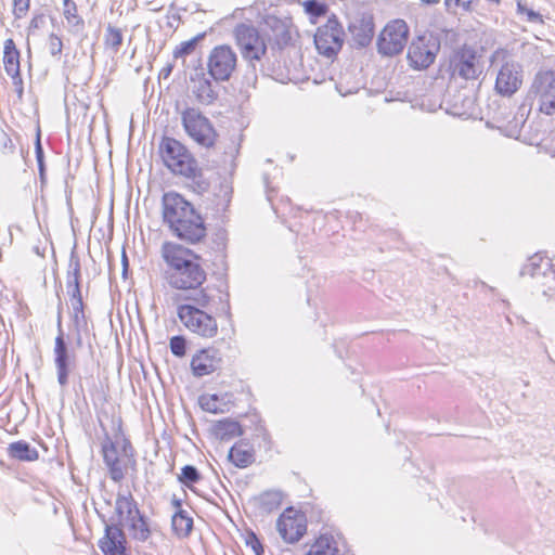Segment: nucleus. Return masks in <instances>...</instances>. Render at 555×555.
<instances>
[{
	"instance_id": "f257e3e1",
	"label": "nucleus",
	"mask_w": 555,
	"mask_h": 555,
	"mask_svg": "<svg viewBox=\"0 0 555 555\" xmlns=\"http://www.w3.org/2000/svg\"><path fill=\"white\" fill-rule=\"evenodd\" d=\"M220 312L230 314L229 295L212 286L188 295L177 306V317L182 326L202 340H212L218 336L217 318Z\"/></svg>"
},
{
	"instance_id": "f03ea898",
	"label": "nucleus",
	"mask_w": 555,
	"mask_h": 555,
	"mask_svg": "<svg viewBox=\"0 0 555 555\" xmlns=\"http://www.w3.org/2000/svg\"><path fill=\"white\" fill-rule=\"evenodd\" d=\"M160 256L166 264L164 279L171 289L191 295L206 287L208 273L199 254L180 243L165 241Z\"/></svg>"
},
{
	"instance_id": "7ed1b4c3",
	"label": "nucleus",
	"mask_w": 555,
	"mask_h": 555,
	"mask_svg": "<svg viewBox=\"0 0 555 555\" xmlns=\"http://www.w3.org/2000/svg\"><path fill=\"white\" fill-rule=\"evenodd\" d=\"M162 218L181 241L196 244L206 236L203 217L182 194L169 191L162 196Z\"/></svg>"
},
{
	"instance_id": "20e7f679",
	"label": "nucleus",
	"mask_w": 555,
	"mask_h": 555,
	"mask_svg": "<svg viewBox=\"0 0 555 555\" xmlns=\"http://www.w3.org/2000/svg\"><path fill=\"white\" fill-rule=\"evenodd\" d=\"M120 415H113L111 420V434L102 425L104 440L101 453L108 476L114 482L122 481L128 475L138 470L137 453L131 440L126 436Z\"/></svg>"
},
{
	"instance_id": "39448f33",
	"label": "nucleus",
	"mask_w": 555,
	"mask_h": 555,
	"mask_svg": "<svg viewBox=\"0 0 555 555\" xmlns=\"http://www.w3.org/2000/svg\"><path fill=\"white\" fill-rule=\"evenodd\" d=\"M157 153L171 175L193 182L199 190L207 189L203 168L186 144L173 137L164 135L158 143Z\"/></svg>"
},
{
	"instance_id": "423d86ee",
	"label": "nucleus",
	"mask_w": 555,
	"mask_h": 555,
	"mask_svg": "<svg viewBox=\"0 0 555 555\" xmlns=\"http://www.w3.org/2000/svg\"><path fill=\"white\" fill-rule=\"evenodd\" d=\"M181 125L186 135L199 147L214 150L219 143V132L214 122L198 108L186 107L181 112Z\"/></svg>"
},
{
	"instance_id": "0eeeda50",
	"label": "nucleus",
	"mask_w": 555,
	"mask_h": 555,
	"mask_svg": "<svg viewBox=\"0 0 555 555\" xmlns=\"http://www.w3.org/2000/svg\"><path fill=\"white\" fill-rule=\"evenodd\" d=\"M109 525L118 526L120 529L127 527L131 537L139 541L147 540L151 533L147 522L131 494L116 499L115 512Z\"/></svg>"
},
{
	"instance_id": "6e6552de",
	"label": "nucleus",
	"mask_w": 555,
	"mask_h": 555,
	"mask_svg": "<svg viewBox=\"0 0 555 555\" xmlns=\"http://www.w3.org/2000/svg\"><path fill=\"white\" fill-rule=\"evenodd\" d=\"M410 37V27L402 18L386 23L377 38V50L382 55L396 56L405 48Z\"/></svg>"
},
{
	"instance_id": "1a4fd4ad",
	"label": "nucleus",
	"mask_w": 555,
	"mask_h": 555,
	"mask_svg": "<svg viewBox=\"0 0 555 555\" xmlns=\"http://www.w3.org/2000/svg\"><path fill=\"white\" fill-rule=\"evenodd\" d=\"M233 37L246 62H259L266 55V41L255 26L245 23L237 24L233 29Z\"/></svg>"
},
{
	"instance_id": "9d476101",
	"label": "nucleus",
	"mask_w": 555,
	"mask_h": 555,
	"mask_svg": "<svg viewBox=\"0 0 555 555\" xmlns=\"http://www.w3.org/2000/svg\"><path fill=\"white\" fill-rule=\"evenodd\" d=\"M344 37L345 31L341 24L335 15H332L315 30V49L322 56L334 59L343 48Z\"/></svg>"
},
{
	"instance_id": "9b49d317",
	"label": "nucleus",
	"mask_w": 555,
	"mask_h": 555,
	"mask_svg": "<svg viewBox=\"0 0 555 555\" xmlns=\"http://www.w3.org/2000/svg\"><path fill=\"white\" fill-rule=\"evenodd\" d=\"M439 50L440 42L434 35H418L413 38L408 48V63L413 69H427L434 64Z\"/></svg>"
},
{
	"instance_id": "f8f14e48",
	"label": "nucleus",
	"mask_w": 555,
	"mask_h": 555,
	"mask_svg": "<svg viewBox=\"0 0 555 555\" xmlns=\"http://www.w3.org/2000/svg\"><path fill=\"white\" fill-rule=\"evenodd\" d=\"M237 54L230 44H218L207 57V70L216 81H228L237 68Z\"/></svg>"
},
{
	"instance_id": "ddd939ff",
	"label": "nucleus",
	"mask_w": 555,
	"mask_h": 555,
	"mask_svg": "<svg viewBox=\"0 0 555 555\" xmlns=\"http://www.w3.org/2000/svg\"><path fill=\"white\" fill-rule=\"evenodd\" d=\"M276 529L285 543H297L307 533L308 520L306 514L294 507L285 508L276 520Z\"/></svg>"
},
{
	"instance_id": "4468645a",
	"label": "nucleus",
	"mask_w": 555,
	"mask_h": 555,
	"mask_svg": "<svg viewBox=\"0 0 555 555\" xmlns=\"http://www.w3.org/2000/svg\"><path fill=\"white\" fill-rule=\"evenodd\" d=\"M524 82L522 66L506 53V61L496 73L494 90L504 98L513 96Z\"/></svg>"
},
{
	"instance_id": "2eb2a0df",
	"label": "nucleus",
	"mask_w": 555,
	"mask_h": 555,
	"mask_svg": "<svg viewBox=\"0 0 555 555\" xmlns=\"http://www.w3.org/2000/svg\"><path fill=\"white\" fill-rule=\"evenodd\" d=\"M450 69L453 77L475 80L481 74L480 56L475 49L463 46L451 56Z\"/></svg>"
},
{
	"instance_id": "dca6fc26",
	"label": "nucleus",
	"mask_w": 555,
	"mask_h": 555,
	"mask_svg": "<svg viewBox=\"0 0 555 555\" xmlns=\"http://www.w3.org/2000/svg\"><path fill=\"white\" fill-rule=\"evenodd\" d=\"M530 93L539 103V112L545 115L555 113V75L553 72H539L530 87Z\"/></svg>"
},
{
	"instance_id": "f3484780",
	"label": "nucleus",
	"mask_w": 555,
	"mask_h": 555,
	"mask_svg": "<svg viewBox=\"0 0 555 555\" xmlns=\"http://www.w3.org/2000/svg\"><path fill=\"white\" fill-rule=\"evenodd\" d=\"M263 22L271 30L269 37L272 44L278 49L294 47L298 42L300 33L292 18L267 15Z\"/></svg>"
},
{
	"instance_id": "a211bd4d",
	"label": "nucleus",
	"mask_w": 555,
	"mask_h": 555,
	"mask_svg": "<svg viewBox=\"0 0 555 555\" xmlns=\"http://www.w3.org/2000/svg\"><path fill=\"white\" fill-rule=\"evenodd\" d=\"M222 363L223 358L220 350L214 346H205L192 354L190 370L193 376L204 377L219 371Z\"/></svg>"
},
{
	"instance_id": "6ab92c4d",
	"label": "nucleus",
	"mask_w": 555,
	"mask_h": 555,
	"mask_svg": "<svg viewBox=\"0 0 555 555\" xmlns=\"http://www.w3.org/2000/svg\"><path fill=\"white\" fill-rule=\"evenodd\" d=\"M3 68L11 77L18 101L23 99L24 82L21 75V53L14 40L9 38L3 43L2 55Z\"/></svg>"
},
{
	"instance_id": "aec40b11",
	"label": "nucleus",
	"mask_w": 555,
	"mask_h": 555,
	"mask_svg": "<svg viewBox=\"0 0 555 555\" xmlns=\"http://www.w3.org/2000/svg\"><path fill=\"white\" fill-rule=\"evenodd\" d=\"M72 270L68 272V287H72L69 305L73 313V320L76 326L86 323L85 305L80 291V262L76 258L70 262Z\"/></svg>"
},
{
	"instance_id": "412c9836",
	"label": "nucleus",
	"mask_w": 555,
	"mask_h": 555,
	"mask_svg": "<svg viewBox=\"0 0 555 555\" xmlns=\"http://www.w3.org/2000/svg\"><path fill=\"white\" fill-rule=\"evenodd\" d=\"M98 546L103 555H127L126 534L118 526L106 524Z\"/></svg>"
},
{
	"instance_id": "4be33fe9",
	"label": "nucleus",
	"mask_w": 555,
	"mask_h": 555,
	"mask_svg": "<svg viewBox=\"0 0 555 555\" xmlns=\"http://www.w3.org/2000/svg\"><path fill=\"white\" fill-rule=\"evenodd\" d=\"M374 27V18L369 13L354 14L348 24L350 37L359 47H365L372 41Z\"/></svg>"
},
{
	"instance_id": "5701e85b",
	"label": "nucleus",
	"mask_w": 555,
	"mask_h": 555,
	"mask_svg": "<svg viewBox=\"0 0 555 555\" xmlns=\"http://www.w3.org/2000/svg\"><path fill=\"white\" fill-rule=\"evenodd\" d=\"M344 544L340 534L323 532L313 538L305 555H341L340 545Z\"/></svg>"
},
{
	"instance_id": "b1692460",
	"label": "nucleus",
	"mask_w": 555,
	"mask_h": 555,
	"mask_svg": "<svg viewBox=\"0 0 555 555\" xmlns=\"http://www.w3.org/2000/svg\"><path fill=\"white\" fill-rule=\"evenodd\" d=\"M62 317L59 314L57 324L60 327L59 335L55 337L54 341V354H55V366L57 371V380L64 386L67 384L68 374H69V354L67 350V346L64 339V334L61 330Z\"/></svg>"
},
{
	"instance_id": "393cba45",
	"label": "nucleus",
	"mask_w": 555,
	"mask_h": 555,
	"mask_svg": "<svg viewBox=\"0 0 555 555\" xmlns=\"http://www.w3.org/2000/svg\"><path fill=\"white\" fill-rule=\"evenodd\" d=\"M229 461L237 468H246L256 461L254 444L247 439L236 441L229 450Z\"/></svg>"
},
{
	"instance_id": "a878e982",
	"label": "nucleus",
	"mask_w": 555,
	"mask_h": 555,
	"mask_svg": "<svg viewBox=\"0 0 555 555\" xmlns=\"http://www.w3.org/2000/svg\"><path fill=\"white\" fill-rule=\"evenodd\" d=\"M198 402L204 411L214 414L225 413L234 404V400L230 393H204L199 397Z\"/></svg>"
},
{
	"instance_id": "bb28decb",
	"label": "nucleus",
	"mask_w": 555,
	"mask_h": 555,
	"mask_svg": "<svg viewBox=\"0 0 555 555\" xmlns=\"http://www.w3.org/2000/svg\"><path fill=\"white\" fill-rule=\"evenodd\" d=\"M211 435L218 440H231L244 434L240 422L232 418L216 421L210 427Z\"/></svg>"
},
{
	"instance_id": "cd10ccee",
	"label": "nucleus",
	"mask_w": 555,
	"mask_h": 555,
	"mask_svg": "<svg viewBox=\"0 0 555 555\" xmlns=\"http://www.w3.org/2000/svg\"><path fill=\"white\" fill-rule=\"evenodd\" d=\"M8 453L10 457L24 462H34L39 457L38 451L35 448H31L28 442L23 440L10 443L8 447Z\"/></svg>"
},
{
	"instance_id": "c85d7f7f",
	"label": "nucleus",
	"mask_w": 555,
	"mask_h": 555,
	"mask_svg": "<svg viewBox=\"0 0 555 555\" xmlns=\"http://www.w3.org/2000/svg\"><path fill=\"white\" fill-rule=\"evenodd\" d=\"M551 261L548 258L541 255L531 256L521 269V275L535 278L542 274L543 270L550 267Z\"/></svg>"
},
{
	"instance_id": "c756f323",
	"label": "nucleus",
	"mask_w": 555,
	"mask_h": 555,
	"mask_svg": "<svg viewBox=\"0 0 555 555\" xmlns=\"http://www.w3.org/2000/svg\"><path fill=\"white\" fill-rule=\"evenodd\" d=\"M172 530L178 537H188L193 529V519L185 511H177L171 519Z\"/></svg>"
},
{
	"instance_id": "7c9ffc66",
	"label": "nucleus",
	"mask_w": 555,
	"mask_h": 555,
	"mask_svg": "<svg viewBox=\"0 0 555 555\" xmlns=\"http://www.w3.org/2000/svg\"><path fill=\"white\" fill-rule=\"evenodd\" d=\"M192 82L194 85L193 92L198 101H209L214 98L211 82L205 77L204 74H199L193 77Z\"/></svg>"
},
{
	"instance_id": "2f4dec72",
	"label": "nucleus",
	"mask_w": 555,
	"mask_h": 555,
	"mask_svg": "<svg viewBox=\"0 0 555 555\" xmlns=\"http://www.w3.org/2000/svg\"><path fill=\"white\" fill-rule=\"evenodd\" d=\"M302 8L306 14L309 15L311 24H317L320 17H323L328 12V5L318 0H306L302 2Z\"/></svg>"
},
{
	"instance_id": "473e14b6",
	"label": "nucleus",
	"mask_w": 555,
	"mask_h": 555,
	"mask_svg": "<svg viewBox=\"0 0 555 555\" xmlns=\"http://www.w3.org/2000/svg\"><path fill=\"white\" fill-rule=\"evenodd\" d=\"M178 481L190 490H194L195 485L202 480V474L193 465H185L178 475Z\"/></svg>"
},
{
	"instance_id": "72a5a7b5",
	"label": "nucleus",
	"mask_w": 555,
	"mask_h": 555,
	"mask_svg": "<svg viewBox=\"0 0 555 555\" xmlns=\"http://www.w3.org/2000/svg\"><path fill=\"white\" fill-rule=\"evenodd\" d=\"M124 36L120 28L108 25L104 36V46L117 52L122 44Z\"/></svg>"
},
{
	"instance_id": "f704fd0d",
	"label": "nucleus",
	"mask_w": 555,
	"mask_h": 555,
	"mask_svg": "<svg viewBox=\"0 0 555 555\" xmlns=\"http://www.w3.org/2000/svg\"><path fill=\"white\" fill-rule=\"evenodd\" d=\"M253 422L256 425V438L259 440L258 448H263L266 451L270 450L272 448V439L263 422L256 414L253 415Z\"/></svg>"
},
{
	"instance_id": "c9c22d12",
	"label": "nucleus",
	"mask_w": 555,
	"mask_h": 555,
	"mask_svg": "<svg viewBox=\"0 0 555 555\" xmlns=\"http://www.w3.org/2000/svg\"><path fill=\"white\" fill-rule=\"evenodd\" d=\"M204 38V34L198 35L190 40L181 42L172 52L175 59L184 57L194 52L198 41Z\"/></svg>"
},
{
	"instance_id": "e433bc0d",
	"label": "nucleus",
	"mask_w": 555,
	"mask_h": 555,
	"mask_svg": "<svg viewBox=\"0 0 555 555\" xmlns=\"http://www.w3.org/2000/svg\"><path fill=\"white\" fill-rule=\"evenodd\" d=\"M63 14L68 23L75 25L82 24V20L78 15L77 4L74 0H63Z\"/></svg>"
},
{
	"instance_id": "4c0bfd02",
	"label": "nucleus",
	"mask_w": 555,
	"mask_h": 555,
	"mask_svg": "<svg viewBox=\"0 0 555 555\" xmlns=\"http://www.w3.org/2000/svg\"><path fill=\"white\" fill-rule=\"evenodd\" d=\"M170 351L173 356L182 358L186 353V340L183 336H172L169 340Z\"/></svg>"
},
{
	"instance_id": "58836bf2",
	"label": "nucleus",
	"mask_w": 555,
	"mask_h": 555,
	"mask_svg": "<svg viewBox=\"0 0 555 555\" xmlns=\"http://www.w3.org/2000/svg\"><path fill=\"white\" fill-rule=\"evenodd\" d=\"M543 282L541 285L545 288L544 293L555 294V268L550 264L546 270L542 271Z\"/></svg>"
},
{
	"instance_id": "ea45409f",
	"label": "nucleus",
	"mask_w": 555,
	"mask_h": 555,
	"mask_svg": "<svg viewBox=\"0 0 555 555\" xmlns=\"http://www.w3.org/2000/svg\"><path fill=\"white\" fill-rule=\"evenodd\" d=\"M108 391H109L108 383H107V380H104V382L100 383L99 386H94L90 390V393H91V397L93 400H96L101 403H105L108 400Z\"/></svg>"
},
{
	"instance_id": "a19ab883",
	"label": "nucleus",
	"mask_w": 555,
	"mask_h": 555,
	"mask_svg": "<svg viewBox=\"0 0 555 555\" xmlns=\"http://www.w3.org/2000/svg\"><path fill=\"white\" fill-rule=\"evenodd\" d=\"M30 8V0H13V14L16 18L26 16Z\"/></svg>"
},
{
	"instance_id": "79ce46f5",
	"label": "nucleus",
	"mask_w": 555,
	"mask_h": 555,
	"mask_svg": "<svg viewBox=\"0 0 555 555\" xmlns=\"http://www.w3.org/2000/svg\"><path fill=\"white\" fill-rule=\"evenodd\" d=\"M48 46H49V51L52 55H60L62 53L63 42H62V39L57 35H55V34L49 35Z\"/></svg>"
},
{
	"instance_id": "37998d69",
	"label": "nucleus",
	"mask_w": 555,
	"mask_h": 555,
	"mask_svg": "<svg viewBox=\"0 0 555 555\" xmlns=\"http://www.w3.org/2000/svg\"><path fill=\"white\" fill-rule=\"evenodd\" d=\"M518 12L526 16L527 21L532 23H543V17L540 13L533 11L532 9H528L524 5L518 4Z\"/></svg>"
},
{
	"instance_id": "c03bdc74",
	"label": "nucleus",
	"mask_w": 555,
	"mask_h": 555,
	"mask_svg": "<svg viewBox=\"0 0 555 555\" xmlns=\"http://www.w3.org/2000/svg\"><path fill=\"white\" fill-rule=\"evenodd\" d=\"M36 151H37L38 160L41 164L42 149H41V144H40V137H39V134L37 135V140H36Z\"/></svg>"
},
{
	"instance_id": "a18cd8bd",
	"label": "nucleus",
	"mask_w": 555,
	"mask_h": 555,
	"mask_svg": "<svg viewBox=\"0 0 555 555\" xmlns=\"http://www.w3.org/2000/svg\"><path fill=\"white\" fill-rule=\"evenodd\" d=\"M444 3L448 8H457L461 7L462 0H444Z\"/></svg>"
},
{
	"instance_id": "49530a36",
	"label": "nucleus",
	"mask_w": 555,
	"mask_h": 555,
	"mask_svg": "<svg viewBox=\"0 0 555 555\" xmlns=\"http://www.w3.org/2000/svg\"><path fill=\"white\" fill-rule=\"evenodd\" d=\"M472 3H473L472 0H467V1H463L462 0L461 7L465 11H470L472 10Z\"/></svg>"
},
{
	"instance_id": "de8ad7c7",
	"label": "nucleus",
	"mask_w": 555,
	"mask_h": 555,
	"mask_svg": "<svg viewBox=\"0 0 555 555\" xmlns=\"http://www.w3.org/2000/svg\"><path fill=\"white\" fill-rule=\"evenodd\" d=\"M4 147H9L10 150L14 147L12 140L7 134L4 135Z\"/></svg>"
},
{
	"instance_id": "09e8293b",
	"label": "nucleus",
	"mask_w": 555,
	"mask_h": 555,
	"mask_svg": "<svg viewBox=\"0 0 555 555\" xmlns=\"http://www.w3.org/2000/svg\"><path fill=\"white\" fill-rule=\"evenodd\" d=\"M254 550L256 551L257 555H261L263 552L262 546L257 542V545L254 546Z\"/></svg>"
},
{
	"instance_id": "8fccbe9b",
	"label": "nucleus",
	"mask_w": 555,
	"mask_h": 555,
	"mask_svg": "<svg viewBox=\"0 0 555 555\" xmlns=\"http://www.w3.org/2000/svg\"><path fill=\"white\" fill-rule=\"evenodd\" d=\"M172 504H173V506L177 508V511H183V509L181 508V502H180V500H173V501H172Z\"/></svg>"
},
{
	"instance_id": "3c124183",
	"label": "nucleus",
	"mask_w": 555,
	"mask_h": 555,
	"mask_svg": "<svg viewBox=\"0 0 555 555\" xmlns=\"http://www.w3.org/2000/svg\"><path fill=\"white\" fill-rule=\"evenodd\" d=\"M171 69H172L171 65H169L168 67L163 69L165 72V77H167L171 73Z\"/></svg>"
}]
</instances>
